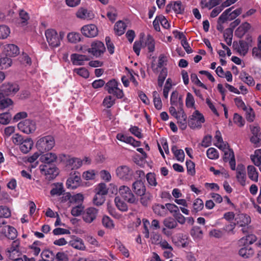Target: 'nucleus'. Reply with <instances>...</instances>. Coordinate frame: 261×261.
Segmentation results:
<instances>
[{"label": "nucleus", "instance_id": "37", "mask_svg": "<svg viewBox=\"0 0 261 261\" xmlns=\"http://www.w3.org/2000/svg\"><path fill=\"white\" fill-rule=\"evenodd\" d=\"M56 254L53 251L45 250L42 252L41 256L42 259H45L46 261H54L55 259Z\"/></svg>", "mask_w": 261, "mask_h": 261}, {"label": "nucleus", "instance_id": "43", "mask_svg": "<svg viewBox=\"0 0 261 261\" xmlns=\"http://www.w3.org/2000/svg\"><path fill=\"white\" fill-rule=\"evenodd\" d=\"M108 189L104 183H100L98 185L95 189L96 194L105 196L108 193Z\"/></svg>", "mask_w": 261, "mask_h": 261}, {"label": "nucleus", "instance_id": "15", "mask_svg": "<svg viewBox=\"0 0 261 261\" xmlns=\"http://www.w3.org/2000/svg\"><path fill=\"white\" fill-rule=\"evenodd\" d=\"M236 170V178L242 186H245L246 179V170L244 165L242 164H238Z\"/></svg>", "mask_w": 261, "mask_h": 261}, {"label": "nucleus", "instance_id": "51", "mask_svg": "<svg viewBox=\"0 0 261 261\" xmlns=\"http://www.w3.org/2000/svg\"><path fill=\"white\" fill-rule=\"evenodd\" d=\"M7 233L6 236L9 239L14 240L17 237V231L15 228L10 226H7Z\"/></svg>", "mask_w": 261, "mask_h": 261}, {"label": "nucleus", "instance_id": "63", "mask_svg": "<svg viewBox=\"0 0 261 261\" xmlns=\"http://www.w3.org/2000/svg\"><path fill=\"white\" fill-rule=\"evenodd\" d=\"M129 130L133 135L139 139H141L143 137V135L141 133V129L136 126H131Z\"/></svg>", "mask_w": 261, "mask_h": 261}, {"label": "nucleus", "instance_id": "55", "mask_svg": "<svg viewBox=\"0 0 261 261\" xmlns=\"http://www.w3.org/2000/svg\"><path fill=\"white\" fill-rule=\"evenodd\" d=\"M10 33V29L6 25H0V39H4L8 37Z\"/></svg>", "mask_w": 261, "mask_h": 261}, {"label": "nucleus", "instance_id": "24", "mask_svg": "<svg viewBox=\"0 0 261 261\" xmlns=\"http://www.w3.org/2000/svg\"><path fill=\"white\" fill-rule=\"evenodd\" d=\"M57 156L54 153H47L40 156V160L44 165H51V164L56 161Z\"/></svg>", "mask_w": 261, "mask_h": 261}, {"label": "nucleus", "instance_id": "4", "mask_svg": "<svg viewBox=\"0 0 261 261\" xmlns=\"http://www.w3.org/2000/svg\"><path fill=\"white\" fill-rule=\"evenodd\" d=\"M117 177L125 181L132 180L134 176V171L132 169L126 165H122L118 167L116 170Z\"/></svg>", "mask_w": 261, "mask_h": 261}, {"label": "nucleus", "instance_id": "34", "mask_svg": "<svg viewBox=\"0 0 261 261\" xmlns=\"http://www.w3.org/2000/svg\"><path fill=\"white\" fill-rule=\"evenodd\" d=\"M215 138L217 141V143L215 144V145L218 147L219 149L224 150L227 147H228V144L224 143L223 142L221 137V133L219 130L216 131Z\"/></svg>", "mask_w": 261, "mask_h": 261}, {"label": "nucleus", "instance_id": "7", "mask_svg": "<svg viewBox=\"0 0 261 261\" xmlns=\"http://www.w3.org/2000/svg\"><path fill=\"white\" fill-rule=\"evenodd\" d=\"M41 172L46 175L49 180L55 178L59 174L58 169L53 165H43L40 166Z\"/></svg>", "mask_w": 261, "mask_h": 261}, {"label": "nucleus", "instance_id": "1", "mask_svg": "<svg viewBox=\"0 0 261 261\" xmlns=\"http://www.w3.org/2000/svg\"><path fill=\"white\" fill-rule=\"evenodd\" d=\"M45 35L49 45L51 47L55 48L60 45L61 40L64 38L65 34L63 32H60L58 34L54 29H47Z\"/></svg>", "mask_w": 261, "mask_h": 261}, {"label": "nucleus", "instance_id": "6", "mask_svg": "<svg viewBox=\"0 0 261 261\" xmlns=\"http://www.w3.org/2000/svg\"><path fill=\"white\" fill-rule=\"evenodd\" d=\"M234 220L236 221V225L238 224L240 227H243L242 231L244 233L248 232V225L251 222V218L249 216L245 214H239L236 216Z\"/></svg>", "mask_w": 261, "mask_h": 261}, {"label": "nucleus", "instance_id": "46", "mask_svg": "<svg viewBox=\"0 0 261 261\" xmlns=\"http://www.w3.org/2000/svg\"><path fill=\"white\" fill-rule=\"evenodd\" d=\"M232 8L233 7L227 9L222 13L218 19L219 23H224L227 20H229L228 14L229 12H231Z\"/></svg>", "mask_w": 261, "mask_h": 261}, {"label": "nucleus", "instance_id": "16", "mask_svg": "<svg viewBox=\"0 0 261 261\" xmlns=\"http://www.w3.org/2000/svg\"><path fill=\"white\" fill-rule=\"evenodd\" d=\"M172 241L177 246L186 247L189 243L188 237L183 233H178L172 238Z\"/></svg>", "mask_w": 261, "mask_h": 261}, {"label": "nucleus", "instance_id": "41", "mask_svg": "<svg viewBox=\"0 0 261 261\" xmlns=\"http://www.w3.org/2000/svg\"><path fill=\"white\" fill-rule=\"evenodd\" d=\"M167 62V58L164 55H161L159 57L158 63L157 67H154V64H152L151 65V68L154 72H158V68H162L165 64V63Z\"/></svg>", "mask_w": 261, "mask_h": 261}, {"label": "nucleus", "instance_id": "39", "mask_svg": "<svg viewBox=\"0 0 261 261\" xmlns=\"http://www.w3.org/2000/svg\"><path fill=\"white\" fill-rule=\"evenodd\" d=\"M12 64V60L8 56L0 58V69H7Z\"/></svg>", "mask_w": 261, "mask_h": 261}, {"label": "nucleus", "instance_id": "58", "mask_svg": "<svg viewBox=\"0 0 261 261\" xmlns=\"http://www.w3.org/2000/svg\"><path fill=\"white\" fill-rule=\"evenodd\" d=\"M115 99L111 95L106 96L103 100V105L107 108H110L115 104Z\"/></svg>", "mask_w": 261, "mask_h": 261}, {"label": "nucleus", "instance_id": "61", "mask_svg": "<svg viewBox=\"0 0 261 261\" xmlns=\"http://www.w3.org/2000/svg\"><path fill=\"white\" fill-rule=\"evenodd\" d=\"M186 166L188 174L194 175L195 174V164L191 160H187Z\"/></svg>", "mask_w": 261, "mask_h": 261}, {"label": "nucleus", "instance_id": "10", "mask_svg": "<svg viewBox=\"0 0 261 261\" xmlns=\"http://www.w3.org/2000/svg\"><path fill=\"white\" fill-rule=\"evenodd\" d=\"M106 47L104 44L99 41H96L91 44V47L89 48L87 51L91 53L93 56L99 57L104 53Z\"/></svg>", "mask_w": 261, "mask_h": 261}, {"label": "nucleus", "instance_id": "14", "mask_svg": "<svg viewBox=\"0 0 261 261\" xmlns=\"http://www.w3.org/2000/svg\"><path fill=\"white\" fill-rule=\"evenodd\" d=\"M83 34L87 37L93 38L98 34V29L94 24L84 25L81 29Z\"/></svg>", "mask_w": 261, "mask_h": 261}, {"label": "nucleus", "instance_id": "25", "mask_svg": "<svg viewBox=\"0 0 261 261\" xmlns=\"http://www.w3.org/2000/svg\"><path fill=\"white\" fill-rule=\"evenodd\" d=\"M179 116L176 118L179 128L185 130L187 126V115L184 110H178Z\"/></svg>", "mask_w": 261, "mask_h": 261}, {"label": "nucleus", "instance_id": "62", "mask_svg": "<svg viewBox=\"0 0 261 261\" xmlns=\"http://www.w3.org/2000/svg\"><path fill=\"white\" fill-rule=\"evenodd\" d=\"M233 122L240 127L244 126L245 122L243 117L238 113H235L233 115Z\"/></svg>", "mask_w": 261, "mask_h": 261}, {"label": "nucleus", "instance_id": "40", "mask_svg": "<svg viewBox=\"0 0 261 261\" xmlns=\"http://www.w3.org/2000/svg\"><path fill=\"white\" fill-rule=\"evenodd\" d=\"M145 45L147 46L149 52H153L155 48V42L153 37L148 35L145 41Z\"/></svg>", "mask_w": 261, "mask_h": 261}, {"label": "nucleus", "instance_id": "17", "mask_svg": "<svg viewBox=\"0 0 261 261\" xmlns=\"http://www.w3.org/2000/svg\"><path fill=\"white\" fill-rule=\"evenodd\" d=\"M223 160L225 162L229 161L231 169L232 170H235L236 160L232 149L228 148L227 150L224 151Z\"/></svg>", "mask_w": 261, "mask_h": 261}, {"label": "nucleus", "instance_id": "23", "mask_svg": "<svg viewBox=\"0 0 261 261\" xmlns=\"http://www.w3.org/2000/svg\"><path fill=\"white\" fill-rule=\"evenodd\" d=\"M69 245L73 248L80 250H85L86 247L83 240L78 237H75L69 242Z\"/></svg>", "mask_w": 261, "mask_h": 261}, {"label": "nucleus", "instance_id": "27", "mask_svg": "<svg viewBox=\"0 0 261 261\" xmlns=\"http://www.w3.org/2000/svg\"><path fill=\"white\" fill-rule=\"evenodd\" d=\"M33 142L31 138L24 140L20 145V149L24 153H27L32 149Z\"/></svg>", "mask_w": 261, "mask_h": 261}, {"label": "nucleus", "instance_id": "64", "mask_svg": "<svg viewBox=\"0 0 261 261\" xmlns=\"http://www.w3.org/2000/svg\"><path fill=\"white\" fill-rule=\"evenodd\" d=\"M105 196L96 194L93 198V203L97 206L102 205L105 201Z\"/></svg>", "mask_w": 261, "mask_h": 261}, {"label": "nucleus", "instance_id": "21", "mask_svg": "<svg viewBox=\"0 0 261 261\" xmlns=\"http://www.w3.org/2000/svg\"><path fill=\"white\" fill-rule=\"evenodd\" d=\"M4 52L6 56L12 57L18 55L19 53V50L16 45L13 44H9L5 45Z\"/></svg>", "mask_w": 261, "mask_h": 261}, {"label": "nucleus", "instance_id": "18", "mask_svg": "<svg viewBox=\"0 0 261 261\" xmlns=\"http://www.w3.org/2000/svg\"><path fill=\"white\" fill-rule=\"evenodd\" d=\"M232 46L240 55L243 56L246 55L249 49L248 43L244 40H240L239 43L236 41L233 42Z\"/></svg>", "mask_w": 261, "mask_h": 261}, {"label": "nucleus", "instance_id": "38", "mask_svg": "<svg viewBox=\"0 0 261 261\" xmlns=\"http://www.w3.org/2000/svg\"><path fill=\"white\" fill-rule=\"evenodd\" d=\"M118 86V83L115 80L109 81L105 85V89L109 94H112L113 91Z\"/></svg>", "mask_w": 261, "mask_h": 261}, {"label": "nucleus", "instance_id": "32", "mask_svg": "<svg viewBox=\"0 0 261 261\" xmlns=\"http://www.w3.org/2000/svg\"><path fill=\"white\" fill-rule=\"evenodd\" d=\"M152 209L154 213L160 216L164 217L167 214L165 205L157 204L153 206Z\"/></svg>", "mask_w": 261, "mask_h": 261}, {"label": "nucleus", "instance_id": "33", "mask_svg": "<svg viewBox=\"0 0 261 261\" xmlns=\"http://www.w3.org/2000/svg\"><path fill=\"white\" fill-rule=\"evenodd\" d=\"M3 93L0 92V109H4L13 103L12 100L8 97H6Z\"/></svg>", "mask_w": 261, "mask_h": 261}, {"label": "nucleus", "instance_id": "42", "mask_svg": "<svg viewBox=\"0 0 261 261\" xmlns=\"http://www.w3.org/2000/svg\"><path fill=\"white\" fill-rule=\"evenodd\" d=\"M173 10L177 14H183L185 7L180 1H176L172 4Z\"/></svg>", "mask_w": 261, "mask_h": 261}, {"label": "nucleus", "instance_id": "54", "mask_svg": "<svg viewBox=\"0 0 261 261\" xmlns=\"http://www.w3.org/2000/svg\"><path fill=\"white\" fill-rule=\"evenodd\" d=\"M84 206L82 204H78L72 207L71 211V214L72 216L77 217L81 215L83 212Z\"/></svg>", "mask_w": 261, "mask_h": 261}, {"label": "nucleus", "instance_id": "45", "mask_svg": "<svg viewBox=\"0 0 261 261\" xmlns=\"http://www.w3.org/2000/svg\"><path fill=\"white\" fill-rule=\"evenodd\" d=\"M64 192L63 186L62 184H58L55 186L50 191V194L52 196H60Z\"/></svg>", "mask_w": 261, "mask_h": 261}, {"label": "nucleus", "instance_id": "9", "mask_svg": "<svg viewBox=\"0 0 261 261\" xmlns=\"http://www.w3.org/2000/svg\"><path fill=\"white\" fill-rule=\"evenodd\" d=\"M17 126L20 130L27 134L32 133L36 129L35 122L30 119H25L20 122Z\"/></svg>", "mask_w": 261, "mask_h": 261}, {"label": "nucleus", "instance_id": "48", "mask_svg": "<svg viewBox=\"0 0 261 261\" xmlns=\"http://www.w3.org/2000/svg\"><path fill=\"white\" fill-rule=\"evenodd\" d=\"M203 201L200 198H197L193 203V209L192 212L197 213L200 211L203 208Z\"/></svg>", "mask_w": 261, "mask_h": 261}, {"label": "nucleus", "instance_id": "31", "mask_svg": "<svg viewBox=\"0 0 261 261\" xmlns=\"http://www.w3.org/2000/svg\"><path fill=\"white\" fill-rule=\"evenodd\" d=\"M83 161L79 158H72L67 161V165L69 166L72 170L76 169L82 165Z\"/></svg>", "mask_w": 261, "mask_h": 261}, {"label": "nucleus", "instance_id": "26", "mask_svg": "<svg viewBox=\"0 0 261 261\" xmlns=\"http://www.w3.org/2000/svg\"><path fill=\"white\" fill-rule=\"evenodd\" d=\"M163 223L165 227L170 230L177 229L178 226L177 221L172 217H168L164 219Z\"/></svg>", "mask_w": 261, "mask_h": 261}, {"label": "nucleus", "instance_id": "50", "mask_svg": "<svg viewBox=\"0 0 261 261\" xmlns=\"http://www.w3.org/2000/svg\"><path fill=\"white\" fill-rule=\"evenodd\" d=\"M147 181L151 186H156L158 182L156 180L155 174L154 173L149 172L146 175Z\"/></svg>", "mask_w": 261, "mask_h": 261}, {"label": "nucleus", "instance_id": "53", "mask_svg": "<svg viewBox=\"0 0 261 261\" xmlns=\"http://www.w3.org/2000/svg\"><path fill=\"white\" fill-rule=\"evenodd\" d=\"M11 119V115L8 113H4L0 114V123L6 125L8 124Z\"/></svg>", "mask_w": 261, "mask_h": 261}, {"label": "nucleus", "instance_id": "56", "mask_svg": "<svg viewBox=\"0 0 261 261\" xmlns=\"http://www.w3.org/2000/svg\"><path fill=\"white\" fill-rule=\"evenodd\" d=\"M191 235L195 239H199L202 237V231L198 226H194L191 229L190 232Z\"/></svg>", "mask_w": 261, "mask_h": 261}, {"label": "nucleus", "instance_id": "11", "mask_svg": "<svg viewBox=\"0 0 261 261\" xmlns=\"http://www.w3.org/2000/svg\"><path fill=\"white\" fill-rule=\"evenodd\" d=\"M98 214V209L93 207H88L83 213V220L86 223H91L96 219Z\"/></svg>", "mask_w": 261, "mask_h": 261}, {"label": "nucleus", "instance_id": "59", "mask_svg": "<svg viewBox=\"0 0 261 261\" xmlns=\"http://www.w3.org/2000/svg\"><path fill=\"white\" fill-rule=\"evenodd\" d=\"M11 216V211L6 206H0V217L9 218Z\"/></svg>", "mask_w": 261, "mask_h": 261}, {"label": "nucleus", "instance_id": "60", "mask_svg": "<svg viewBox=\"0 0 261 261\" xmlns=\"http://www.w3.org/2000/svg\"><path fill=\"white\" fill-rule=\"evenodd\" d=\"M186 105L189 108H193L195 105V100L192 94L188 92L186 99Z\"/></svg>", "mask_w": 261, "mask_h": 261}, {"label": "nucleus", "instance_id": "8", "mask_svg": "<svg viewBox=\"0 0 261 261\" xmlns=\"http://www.w3.org/2000/svg\"><path fill=\"white\" fill-rule=\"evenodd\" d=\"M118 193L128 203H134L136 202V198L128 187L126 186H120L119 188Z\"/></svg>", "mask_w": 261, "mask_h": 261}, {"label": "nucleus", "instance_id": "30", "mask_svg": "<svg viewBox=\"0 0 261 261\" xmlns=\"http://www.w3.org/2000/svg\"><path fill=\"white\" fill-rule=\"evenodd\" d=\"M247 174L248 177L252 181H258V173L256 168L252 165L247 166Z\"/></svg>", "mask_w": 261, "mask_h": 261}, {"label": "nucleus", "instance_id": "52", "mask_svg": "<svg viewBox=\"0 0 261 261\" xmlns=\"http://www.w3.org/2000/svg\"><path fill=\"white\" fill-rule=\"evenodd\" d=\"M206 155L211 160H216L219 158V153L217 150L213 147L207 149Z\"/></svg>", "mask_w": 261, "mask_h": 261}, {"label": "nucleus", "instance_id": "44", "mask_svg": "<svg viewBox=\"0 0 261 261\" xmlns=\"http://www.w3.org/2000/svg\"><path fill=\"white\" fill-rule=\"evenodd\" d=\"M115 203L117 208L121 211H126L127 210V204L122 201L120 197H116L115 198Z\"/></svg>", "mask_w": 261, "mask_h": 261}, {"label": "nucleus", "instance_id": "5", "mask_svg": "<svg viewBox=\"0 0 261 261\" xmlns=\"http://www.w3.org/2000/svg\"><path fill=\"white\" fill-rule=\"evenodd\" d=\"M6 255L10 259L13 260L17 257H22L20 250V242L18 240H15L12 242L11 246L6 251Z\"/></svg>", "mask_w": 261, "mask_h": 261}, {"label": "nucleus", "instance_id": "35", "mask_svg": "<svg viewBox=\"0 0 261 261\" xmlns=\"http://www.w3.org/2000/svg\"><path fill=\"white\" fill-rule=\"evenodd\" d=\"M257 240L256 237L254 234H249L246 237H243L239 240V243L243 244L244 246L252 244Z\"/></svg>", "mask_w": 261, "mask_h": 261}, {"label": "nucleus", "instance_id": "12", "mask_svg": "<svg viewBox=\"0 0 261 261\" xmlns=\"http://www.w3.org/2000/svg\"><path fill=\"white\" fill-rule=\"evenodd\" d=\"M19 90V86L16 83H8L3 84L1 88V93L7 96L14 95Z\"/></svg>", "mask_w": 261, "mask_h": 261}, {"label": "nucleus", "instance_id": "49", "mask_svg": "<svg viewBox=\"0 0 261 261\" xmlns=\"http://www.w3.org/2000/svg\"><path fill=\"white\" fill-rule=\"evenodd\" d=\"M67 38L71 43H77L81 40V35L77 33H70L67 35Z\"/></svg>", "mask_w": 261, "mask_h": 261}, {"label": "nucleus", "instance_id": "3", "mask_svg": "<svg viewBox=\"0 0 261 261\" xmlns=\"http://www.w3.org/2000/svg\"><path fill=\"white\" fill-rule=\"evenodd\" d=\"M205 121L204 117L202 114L198 110L195 111L192 115L190 116L188 120V125L192 129L200 128L202 124Z\"/></svg>", "mask_w": 261, "mask_h": 261}, {"label": "nucleus", "instance_id": "57", "mask_svg": "<svg viewBox=\"0 0 261 261\" xmlns=\"http://www.w3.org/2000/svg\"><path fill=\"white\" fill-rule=\"evenodd\" d=\"M73 72L85 79H87L89 76V71L84 67L75 68L74 69Z\"/></svg>", "mask_w": 261, "mask_h": 261}, {"label": "nucleus", "instance_id": "19", "mask_svg": "<svg viewBox=\"0 0 261 261\" xmlns=\"http://www.w3.org/2000/svg\"><path fill=\"white\" fill-rule=\"evenodd\" d=\"M132 189L134 193L139 196H142L145 193L146 188L143 182L141 180L135 181L132 186Z\"/></svg>", "mask_w": 261, "mask_h": 261}, {"label": "nucleus", "instance_id": "22", "mask_svg": "<svg viewBox=\"0 0 261 261\" xmlns=\"http://www.w3.org/2000/svg\"><path fill=\"white\" fill-rule=\"evenodd\" d=\"M251 25L247 22H245L241 24L235 31V35L242 38L244 35L251 29Z\"/></svg>", "mask_w": 261, "mask_h": 261}, {"label": "nucleus", "instance_id": "2", "mask_svg": "<svg viewBox=\"0 0 261 261\" xmlns=\"http://www.w3.org/2000/svg\"><path fill=\"white\" fill-rule=\"evenodd\" d=\"M55 144L54 137L51 136H46L38 139L36 143V147L39 151L44 152L51 150Z\"/></svg>", "mask_w": 261, "mask_h": 261}, {"label": "nucleus", "instance_id": "13", "mask_svg": "<svg viewBox=\"0 0 261 261\" xmlns=\"http://www.w3.org/2000/svg\"><path fill=\"white\" fill-rule=\"evenodd\" d=\"M81 181V176L79 172H75L72 174L68 178L66 181V186L68 188L74 189L76 188L80 185Z\"/></svg>", "mask_w": 261, "mask_h": 261}, {"label": "nucleus", "instance_id": "20", "mask_svg": "<svg viewBox=\"0 0 261 261\" xmlns=\"http://www.w3.org/2000/svg\"><path fill=\"white\" fill-rule=\"evenodd\" d=\"M71 61L74 65H82L84 61L90 60L88 56L78 54H73L70 57Z\"/></svg>", "mask_w": 261, "mask_h": 261}, {"label": "nucleus", "instance_id": "29", "mask_svg": "<svg viewBox=\"0 0 261 261\" xmlns=\"http://www.w3.org/2000/svg\"><path fill=\"white\" fill-rule=\"evenodd\" d=\"M254 253L253 249L249 246H245V247H242L239 251V255L244 258L252 256Z\"/></svg>", "mask_w": 261, "mask_h": 261}, {"label": "nucleus", "instance_id": "36", "mask_svg": "<svg viewBox=\"0 0 261 261\" xmlns=\"http://www.w3.org/2000/svg\"><path fill=\"white\" fill-rule=\"evenodd\" d=\"M126 25L122 21H118L114 26V30L116 34L121 36L124 33Z\"/></svg>", "mask_w": 261, "mask_h": 261}, {"label": "nucleus", "instance_id": "47", "mask_svg": "<svg viewBox=\"0 0 261 261\" xmlns=\"http://www.w3.org/2000/svg\"><path fill=\"white\" fill-rule=\"evenodd\" d=\"M152 94L153 97V103L155 108L158 110H161L162 108V103L159 94L156 91H154Z\"/></svg>", "mask_w": 261, "mask_h": 261}, {"label": "nucleus", "instance_id": "28", "mask_svg": "<svg viewBox=\"0 0 261 261\" xmlns=\"http://www.w3.org/2000/svg\"><path fill=\"white\" fill-rule=\"evenodd\" d=\"M76 17L82 19H90L93 15L92 13L88 11L86 9L80 8L76 13Z\"/></svg>", "mask_w": 261, "mask_h": 261}]
</instances>
